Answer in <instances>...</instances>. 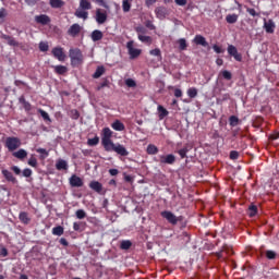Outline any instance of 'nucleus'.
<instances>
[{
  "instance_id": "obj_5",
  "label": "nucleus",
  "mask_w": 279,
  "mask_h": 279,
  "mask_svg": "<svg viewBox=\"0 0 279 279\" xmlns=\"http://www.w3.org/2000/svg\"><path fill=\"white\" fill-rule=\"evenodd\" d=\"M155 162H159L160 167H165V165H175V155H159L154 159Z\"/></svg>"
},
{
  "instance_id": "obj_4",
  "label": "nucleus",
  "mask_w": 279,
  "mask_h": 279,
  "mask_svg": "<svg viewBox=\"0 0 279 279\" xmlns=\"http://www.w3.org/2000/svg\"><path fill=\"white\" fill-rule=\"evenodd\" d=\"M21 145V138L16 136H9L4 141V147L8 149V151H16Z\"/></svg>"
},
{
  "instance_id": "obj_64",
  "label": "nucleus",
  "mask_w": 279,
  "mask_h": 279,
  "mask_svg": "<svg viewBox=\"0 0 279 279\" xmlns=\"http://www.w3.org/2000/svg\"><path fill=\"white\" fill-rule=\"evenodd\" d=\"M0 256H3V257L8 256V248L2 247V248L0 250Z\"/></svg>"
},
{
  "instance_id": "obj_42",
  "label": "nucleus",
  "mask_w": 279,
  "mask_h": 279,
  "mask_svg": "<svg viewBox=\"0 0 279 279\" xmlns=\"http://www.w3.org/2000/svg\"><path fill=\"white\" fill-rule=\"evenodd\" d=\"M178 43H179V49H180L181 51H186V48L189 47V44H186V39L180 38V39L178 40Z\"/></svg>"
},
{
  "instance_id": "obj_54",
  "label": "nucleus",
  "mask_w": 279,
  "mask_h": 279,
  "mask_svg": "<svg viewBox=\"0 0 279 279\" xmlns=\"http://www.w3.org/2000/svg\"><path fill=\"white\" fill-rule=\"evenodd\" d=\"M39 50L44 51V52L49 51V44L44 43V41L39 43Z\"/></svg>"
},
{
  "instance_id": "obj_12",
  "label": "nucleus",
  "mask_w": 279,
  "mask_h": 279,
  "mask_svg": "<svg viewBox=\"0 0 279 279\" xmlns=\"http://www.w3.org/2000/svg\"><path fill=\"white\" fill-rule=\"evenodd\" d=\"M1 173H2L3 178L7 180V182H11V184L19 183V180L16 179V177H14V174L10 170L2 169Z\"/></svg>"
},
{
  "instance_id": "obj_8",
  "label": "nucleus",
  "mask_w": 279,
  "mask_h": 279,
  "mask_svg": "<svg viewBox=\"0 0 279 279\" xmlns=\"http://www.w3.org/2000/svg\"><path fill=\"white\" fill-rule=\"evenodd\" d=\"M227 51L229 56H231L232 58H234V60H236V62L243 61V54H241L236 49V47H234L233 45H229L227 48Z\"/></svg>"
},
{
  "instance_id": "obj_63",
  "label": "nucleus",
  "mask_w": 279,
  "mask_h": 279,
  "mask_svg": "<svg viewBox=\"0 0 279 279\" xmlns=\"http://www.w3.org/2000/svg\"><path fill=\"white\" fill-rule=\"evenodd\" d=\"M174 97H177V98L182 97V89L175 88V89H174Z\"/></svg>"
},
{
  "instance_id": "obj_9",
  "label": "nucleus",
  "mask_w": 279,
  "mask_h": 279,
  "mask_svg": "<svg viewBox=\"0 0 279 279\" xmlns=\"http://www.w3.org/2000/svg\"><path fill=\"white\" fill-rule=\"evenodd\" d=\"M214 97H217V104H223V101H228L230 99V94H221V88H216L214 90Z\"/></svg>"
},
{
  "instance_id": "obj_48",
  "label": "nucleus",
  "mask_w": 279,
  "mask_h": 279,
  "mask_svg": "<svg viewBox=\"0 0 279 279\" xmlns=\"http://www.w3.org/2000/svg\"><path fill=\"white\" fill-rule=\"evenodd\" d=\"M250 217H256V214L258 213V207L256 205H251L248 207Z\"/></svg>"
},
{
  "instance_id": "obj_24",
  "label": "nucleus",
  "mask_w": 279,
  "mask_h": 279,
  "mask_svg": "<svg viewBox=\"0 0 279 279\" xmlns=\"http://www.w3.org/2000/svg\"><path fill=\"white\" fill-rule=\"evenodd\" d=\"M89 189H92L96 193H101L104 185H101V183H99V181H92L89 183Z\"/></svg>"
},
{
  "instance_id": "obj_34",
  "label": "nucleus",
  "mask_w": 279,
  "mask_h": 279,
  "mask_svg": "<svg viewBox=\"0 0 279 279\" xmlns=\"http://www.w3.org/2000/svg\"><path fill=\"white\" fill-rule=\"evenodd\" d=\"M137 38L141 43H145V45H151L153 43L151 36L140 35Z\"/></svg>"
},
{
  "instance_id": "obj_18",
  "label": "nucleus",
  "mask_w": 279,
  "mask_h": 279,
  "mask_svg": "<svg viewBox=\"0 0 279 279\" xmlns=\"http://www.w3.org/2000/svg\"><path fill=\"white\" fill-rule=\"evenodd\" d=\"M113 151H116V154H118L119 156H130V151H128L125 146L121 144H117L113 148Z\"/></svg>"
},
{
  "instance_id": "obj_37",
  "label": "nucleus",
  "mask_w": 279,
  "mask_h": 279,
  "mask_svg": "<svg viewBox=\"0 0 279 279\" xmlns=\"http://www.w3.org/2000/svg\"><path fill=\"white\" fill-rule=\"evenodd\" d=\"M241 120H239V117L236 116H231L229 118V125H231V128H236V125L240 123Z\"/></svg>"
},
{
  "instance_id": "obj_14",
  "label": "nucleus",
  "mask_w": 279,
  "mask_h": 279,
  "mask_svg": "<svg viewBox=\"0 0 279 279\" xmlns=\"http://www.w3.org/2000/svg\"><path fill=\"white\" fill-rule=\"evenodd\" d=\"M108 21V14L106 12H101V9L96 10V23L98 25H104Z\"/></svg>"
},
{
  "instance_id": "obj_38",
  "label": "nucleus",
  "mask_w": 279,
  "mask_h": 279,
  "mask_svg": "<svg viewBox=\"0 0 279 279\" xmlns=\"http://www.w3.org/2000/svg\"><path fill=\"white\" fill-rule=\"evenodd\" d=\"M87 145L89 146V147H96V145H99V136H95V137H93V138H88L87 140Z\"/></svg>"
},
{
  "instance_id": "obj_55",
  "label": "nucleus",
  "mask_w": 279,
  "mask_h": 279,
  "mask_svg": "<svg viewBox=\"0 0 279 279\" xmlns=\"http://www.w3.org/2000/svg\"><path fill=\"white\" fill-rule=\"evenodd\" d=\"M32 173H33V171H32V169H29V168H25V169L22 171V175H23L24 178H32Z\"/></svg>"
},
{
  "instance_id": "obj_47",
  "label": "nucleus",
  "mask_w": 279,
  "mask_h": 279,
  "mask_svg": "<svg viewBox=\"0 0 279 279\" xmlns=\"http://www.w3.org/2000/svg\"><path fill=\"white\" fill-rule=\"evenodd\" d=\"M178 154H179L180 158H182V159L186 158V154H189V147L185 146V147L179 149Z\"/></svg>"
},
{
  "instance_id": "obj_36",
  "label": "nucleus",
  "mask_w": 279,
  "mask_h": 279,
  "mask_svg": "<svg viewBox=\"0 0 279 279\" xmlns=\"http://www.w3.org/2000/svg\"><path fill=\"white\" fill-rule=\"evenodd\" d=\"M84 226H86V222H74L73 223V230L75 232H83Z\"/></svg>"
},
{
  "instance_id": "obj_62",
  "label": "nucleus",
  "mask_w": 279,
  "mask_h": 279,
  "mask_svg": "<svg viewBox=\"0 0 279 279\" xmlns=\"http://www.w3.org/2000/svg\"><path fill=\"white\" fill-rule=\"evenodd\" d=\"M25 3L28 4L31 8H34V5L38 3V0H25Z\"/></svg>"
},
{
  "instance_id": "obj_50",
  "label": "nucleus",
  "mask_w": 279,
  "mask_h": 279,
  "mask_svg": "<svg viewBox=\"0 0 279 279\" xmlns=\"http://www.w3.org/2000/svg\"><path fill=\"white\" fill-rule=\"evenodd\" d=\"M38 112L44 121H51V118L49 117V113H47V111L39 109Z\"/></svg>"
},
{
  "instance_id": "obj_41",
  "label": "nucleus",
  "mask_w": 279,
  "mask_h": 279,
  "mask_svg": "<svg viewBox=\"0 0 279 279\" xmlns=\"http://www.w3.org/2000/svg\"><path fill=\"white\" fill-rule=\"evenodd\" d=\"M130 247H132V241L130 240H123L120 243V250H130Z\"/></svg>"
},
{
  "instance_id": "obj_33",
  "label": "nucleus",
  "mask_w": 279,
  "mask_h": 279,
  "mask_svg": "<svg viewBox=\"0 0 279 279\" xmlns=\"http://www.w3.org/2000/svg\"><path fill=\"white\" fill-rule=\"evenodd\" d=\"M52 234L54 236H62V234H64V228L62 226L54 227L52 229Z\"/></svg>"
},
{
  "instance_id": "obj_59",
  "label": "nucleus",
  "mask_w": 279,
  "mask_h": 279,
  "mask_svg": "<svg viewBox=\"0 0 279 279\" xmlns=\"http://www.w3.org/2000/svg\"><path fill=\"white\" fill-rule=\"evenodd\" d=\"M23 108L26 112H29L32 110V104H29V101H24Z\"/></svg>"
},
{
  "instance_id": "obj_60",
  "label": "nucleus",
  "mask_w": 279,
  "mask_h": 279,
  "mask_svg": "<svg viewBox=\"0 0 279 279\" xmlns=\"http://www.w3.org/2000/svg\"><path fill=\"white\" fill-rule=\"evenodd\" d=\"M5 16H8V10H5V8H1L0 9V19L3 21V19H5Z\"/></svg>"
},
{
  "instance_id": "obj_43",
  "label": "nucleus",
  "mask_w": 279,
  "mask_h": 279,
  "mask_svg": "<svg viewBox=\"0 0 279 279\" xmlns=\"http://www.w3.org/2000/svg\"><path fill=\"white\" fill-rule=\"evenodd\" d=\"M187 96L190 99H195V97H197V88H195V87L189 88Z\"/></svg>"
},
{
  "instance_id": "obj_6",
  "label": "nucleus",
  "mask_w": 279,
  "mask_h": 279,
  "mask_svg": "<svg viewBox=\"0 0 279 279\" xmlns=\"http://www.w3.org/2000/svg\"><path fill=\"white\" fill-rule=\"evenodd\" d=\"M160 215L162 219H166V221H168V223L171 226H178V222L180 221V218H178V216H175V214L172 211L163 210L160 213Z\"/></svg>"
},
{
  "instance_id": "obj_20",
  "label": "nucleus",
  "mask_w": 279,
  "mask_h": 279,
  "mask_svg": "<svg viewBox=\"0 0 279 279\" xmlns=\"http://www.w3.org/2000/svg\"><path fill=\"white\" fill-rule=\"evenodd\" d=\"M195 45H201V47H208V41H206V37L202 35H196L193 39Z\"/></svg>"
},
{
  "instance_id": "obj_22",
  "label": "nucleus",
  "mask_w": 279,
  "mask_h": 279,
  "mask_svg": "<svg viewBox=\"0 0 279 279\" xmlns=\"http://www.w3.org/2000/svg\"><path fill=\"white\" fill-rule=\"evenodd\" d=\"M111 128L116 132H123V130H125V124H123V122H121L120 120H116L112 122Z\"/></svg>"
},
{
  "instance_id": "obj_56",
  "label": "nucleus",
  "mask_w": 279,
  "mask_h": 279,
  "mask_svg": "<svg viewBox=\"0 0 279 279\" xmlns=\"http://www.w3.org/2000/svg\"><path fill=\"white\" fill-rule=\"evenodd\" d=\"M125 84H126V86H129V88H134V87H136V81H135V80H132V78H128V80L125 81Z\"/></svg>"
},
{
  "instance_id": "obj_35",
  "label": "nucleus",
  "mask_w": 279,
  "mask_h": 279,
  "mask_svg": "<svg viewBox=\"0 0 279 279\" xmlns=\"http://www.w3.org/2000/svg\"><path fill=\"white\" fill-rule=\"evenodd\" d=\"M122 9H123V12H130V10L132 9V0H123Z\"/></svg>"
},
{
  "instance_id": "obj_23",
  "label": "nucleus",
  "mask_w": 279,
  "mask_h": 279,
  "mask_svg": "<svg viewBox=\"0 0 279 279\" xmlns=\"http://www.w3.org/2000/svg\"><path fill=\"white\" fill-rule=\"evenodd\" d=\"M90 38H92L93 43H98V40H101L104 38V33L99 29H95L92 33Z\"/></svg>"
},
{
  "instance_id": "obj_13",
  "label": "nucleus",
  "mask_w": 279,
  "mask_h": 279,
  "mask_svg": "<svg viewBox=\"0 0 279 279\" xmlns=\"http://www.w3.org/2000/svg\"><path fill=\"white\" fill-rule=\"evenodd\" d=\"M264 29L266 34H274V32H276V22L271 19L268 21L264 19Z\"/></svg>"
},
{
  "instance_id": "obj_3",
  "label": "nucleus",
  "mask_w": 279,
  "mask_h": 279,
  "mask_svg": "<svg viewBox=\"0 0 279 279\" xmlns=\"http://www.w3.org/2000/svg\"><path fill=\"white\" fill-rule=\"evenodd\" d=\"M93 10V4L88 0H80L78 9L74 12L76 19H83V21H87L88 19V11Z\"/></svg>"
},
{
  "instance_id": "obj_17",
  "label": "nucleus",
  "mask_w": 279,
  "mask_h": 279,
  "mask_svg": "<svg viewBox=\"0 0 279 279\" xmlns=\"http://www.w3.org/2000/svg\"><path fill=\"white\" fill-rule=\"evenodd\" d=\"M70 184L73 187L80 189V186H84V181H82V178L77 177L76 174H73L70 178Z\"/></svg>"
},
{
  "instance_id": "obj_58",
  "label": "nucleus",
  "mask_w": 279,
  "mask_h": 279,
  "mask_svg": "<svg viewBox=\"0 0 279 279\" xmlns=\"http://www.w3.org/2000/svg\"><path fill=\"white\" fill-rule=\"evenodd\" d=\"M213 49L216 53H223L226 50H223V48H221L220 46L218 45H214L213 46Z\"/></svg>"
},
{
  "instance_id": "obj_61",
  "label": "nucleus",
  "mask_w": 279,
  "mask_h": 279,
  "mask_svg": "<svg viewBox=\"0 0 279 279\" xmlns=\"http://www.w3.org/2000/svg\"><path fill=\"white\" fill-rule=\"evenodd\" d=\"M11 171H13L15 175H21V168H19L17 166H12Z\"/></svg>"
},
{
  "instance_id": "obj_31",
  "label": "nucleus",
  "mask_w": 279,
  "mask_h": 279,
  "mask_svg": "<svg viewBox=\"0 0 279 279\" xmlns=\"http://www.w3.org/2000/svg\"><path fill=\"white\" fill-rule=\"evenodd\" d=\"M226 21L227 23H229L230 25H234V23H236V21H239V15L233 13V14H228L226 16Z\"/></svg>"
},
{
  "instance_id": "obj_1",
  "label": "nucleus",
  "mask_w": 279,
  "mask_h": 279,
  "mask_svg": "<svg viewBox=\"0 0 279 279\" xmlns=\"http://www.w3.org/2000/svg\"><path fill=\"white\" fill-rule=\"evenodd\" d=\"M112 130L110 128H104L101 134V145L105 151H114L117 144L112 143Z\"/></svg>"
},
{
  "instance_id": "obj_27",
  "label": "nucleus",
  "mask_w": 279,
  "mask_h": 279,
  "mask_svg": "<svg viewBox=\"0 0 279 279\" xmlns=\"http://www.w3.org/2000/svg\"><path fill=\"white\" fill-rule=\"evenodd\" d=\"M49 4L54 10H60V8H64V1L63 0H50Z\"/></svg>"
},
{
  "instance_id": "obj_16",
  "label": "nucleus",
  "mask_w": 279,
  "mask_h": 279,
  "mask_svg": "<svg viewBox=\"0 0 279 279\" xmlns=\"http://www.w3.org/2000/svg\"><path fill=\"white\" fill-rule=\"evenodd\" d=\"M81 32H82V26H80V24H73L68 29V34L69 36H72V38H75Z\"/></svg>"
},
{
  "instance_id": "obj_45",
  "label": "nucleus",
  "mask_w": 279,
  "mask_h": 279,
  "mask_svg": "<svg viewBox=\"0 0 279 279\" xmlns=\"http://www.w3.org/2000/svg\"><path fill=\"white\" fill-rule=\"evenodd\" d=\"M69 116H70L74 121H77V119H80V111H77V109H72V110H70Z\"/></svg>"
},
{
  "instance_id": "obj_21",
  "label": "nucleus",
  "mask_w": 279,
  "mask_h": 279,
  "mask_svg": "<svg viewBox=\"0 0 279 279\" xmlns=\"http://www.w3.org/2000/svg\"><path fill=\"white\" fill-rule=\"evenodd\" d=\"M12 156L14 158H17V160H25V158H27V150H25L23 148L19 149L17 151L13 150Z\"/></svg>"
},
{
  "instance_id": "obj_51",
  "label": "nucleus",
  "mask_w": 279,
  "mask_h": 279,
  "mask_svg": "<svg viewBox=\"0 0 279 279\" xmlns=\"http://www.w3.org/2000/svg\"><path fill=\"white\" fill-rule=\"evenodd\" d=\"M28 165L29 167H38V159H36V157L32 156L29 159H28Z\"/></svg>"
},
{
  "instance_id": "obj_28",
  "label": "nucleus",
  "mask_w": 279,
  "mask_h": 279,
  "mask_svg": "<svg viewBox=\"0 0 279 279\" xmlns=\"http://www.w3.org/2000/svg\"><path fill=\"white\" fill-rule=\"evenodd\" d=\"M53 69L57 75H64L69 71V68H66L65 65H54Z\"/></svg>"
},
{
  "instance_id": "obj_49",
  "label": "nucleus",
  "mask_w": 279,
  "mask_h": 279,
  "mask_svg": "<svg viewBox=\"0 0 279 279\" xmlns=\"http://www.w3.org/2000/svg\"><path fill=\"white\" fill-rule=\"evenodd\" d=\"M77 219H86V211L84 209H78L75 211Z\"/></svg>"
},
{
  "instance_id": "obj_57",
  "label": "nucleus",
  "mask_w": 279,
  "mask_h": 279,
  "mask_svg": "<svg viewBox=\"0 0 279 279\" xmlns=\"http://www.w3.org/2000/svg\"><path fill=\"white\" fill-rule=\"evenodd\" d=\"M246 12H247L251 16H259V14L256 12L255 9H252V8H247V7H246Z\"/></svg>"
},
{
  "instance_id": "obj_7",
  "label": "nucleus",
  "mask_w": 279,
  "mask_h": 279,
  "mask_svg": "<svg viewBox=\"0 0 279 279\" xmlns=\"http://www.w3.org/2000/svg\"><path fill=\"white\" fill-rule=\"evenodd\" d=\"M126 49L129 51V56L131 60H136L138 56H141V49L134 48V41H128Z\"/></svg>"
},
{
  "instance_id": "obj_11",
  "label": "nucleus",
  "mask_w": 279,
  "mask_h": 279,
  "mask_svg": "<svg viewBox=\"0 0 279 279\" xmlns=\"http://www.w3.org/2000/svg\"><path fill=\"white\" fill-rule=\"evenodd\" d=\"M53 58L59 60V62H64L66 54H64V49L62 47H54L51 51Z\"/></svg>"
},
{
  "instance_id": "obj_40",
  "label": "nucleus",
  "mask_w": 279,
  "mask_h": 279,
  "mask_svg": "<svg viewBox=\"0 0 279 279\" xmlns=\"http://www.w3.org/2000/svg\"><path fill=\"white\" fill-rule=\"evenodd\" d=\"M104 88H110V81L108 78H105L104 82H101L97 87L96 90H101Z\"/></svg>"
},
{
  "instance_id": "obj_25",
  "label": "nucleus",
  "mask_w": 279,
  "mask_h": 279,
  "mask_svg": "<svg viewBox=\"0 0 279 279\" xmlns=\"http://www.w3.org/2000/svg\"><path fill=\"white\" fill-rule=\"evenodd\" d=\"M3 40H7L8 45H10V47H19V41H16V39H14V37L10 36V35H2Z\"/></svg>"
},
{
  "instance_id": "obj_10",
  "label": "nucleus",
  "mask_w": 279,
  "mask_h": 279,
  "mask_svg": "<svg viewBox=\"0 0 279 279\" xmlns=\"http://www.w3.org/2000/svg\"><path fill=\"white\" fill-rule=\"evenodd\" d=\"M156 17L159 19V21H165L167 16H169V9L166 7H157L155 9Z\"/></svg>"
},
{
  "instance_id": "obj_46",
  "label": "nucleus",
  "mask_w": 279,
  "mask_h": 279,
  "mask_svg": "<svg viewBox=\"0 0 279 279\" xmlns=\"http://www.w3.org/2000/svg\"><path fill=\"white\" fill-rule=\"evenodd\" d=\"M135 32L137 33V37L145 36V34H147V28H145V26H137Z\"/></svg>"
},
{
  "instance_id": "obj_53",
  "label": "nucleus",
  "mask_w": 279,
  "mask_h": 279,
  "mask_svg": "<svg viewBox=\"0 0 279 279\" xmlns=\"http://www.w3.org/2000/svg\"><path fill=\"white\" fill-rule=\"evenodd\" d=\"M230 160H239V151L236 150H231L229 154Z\"/></svg>"
},
{
  "instance_id": "obj_30",
  "label": "nucleus",
  "mask_w": 279,
  "mask_h": 279,
  "mask_svg": "<svg viewBox=\"0 0 279 279\" xmlns=\"http://www.w3.org/2000/svg\"><path fill=\"white\" fill-rule=\"evenodd\" d=\"M146 151L149 156H156V154H158V146L149 144L146 148Z\"/></svg>"
},
{
  "instance_id": "obj_15",
  "label": "nucleus",
  "mask_w": 279,
  "mask_h": 279,
  "mask_svg": "<svg viewBox=\"0 0 279 279\" xmlns=\"http://www.w3.org/2000/svg\"><path fill=\"white\" fill-rule=\"evenodd\" d=\"M35 22L38 25H49V23H51V17H49V15H47V14L36 15Z\"/></svg>"
},
{
  "instance_id": "obj_26",
  "label": "nucleus",
  "mask_w": 279,
  "mask_h": 279,
  "mask_svg": "<svg viewBox=\"0 0 279 279\" xmlns=\"http://www.w3.org/2000/svg\"><path fill=\"white\" fill-rule=\"evenodd\" d=\"M56 169L58 171H62V170L66 171V169H69V163H66V160L60 159L56 163Z\"/></svg>"
},
{
  "instance_id": "obj_44",
  "label": "nucleus",
  "mask_w": 279,
  "mask_h": 279,
  "mask_svg": "<svg viewBox=\"0 0 279 279\" xmlns=\"http://www.w3.org/2000/svg\"><path fill=\"white\" fill-rule=\"evenodd\" d=\"M276 256H278V254H276L275 251H266V258H268V260H276Z\"/></svg>"
},
{
  "instance_id": "obj_32",
  "label": "nucleus",
  "mask_w": 279,
  "mask_h": 279,
  "mask_svg": "<svg viewBox=\"0 0 279 279\" xmlns=\"http://www.w3.org/2000/svg\"><path fill=\"white\" fill-rule=\"evenodd\" d=\"M158 112H159V119H165V117H168L169 116V111L167 109H165V107L162 106H158L157 108Z\"/></svg>"
},
{
  "instance_id": "obj_19",
  "label": "nucleus",
  "mask_w": 279,
  "mask_h": 279,
  "mask_svg": "<svg viewBox=\"0 0 279 279\" xmlns=\"http://www.w3.org/2000/svg\"><path fill=\"white\" fill-rule=\"evenodd\" d=\"M19 219L21 223H24V226H29L32 218H29V214L27 211H21L19 215Z\"/></svg>"
},
{
  "instance_id": "obj_2",
  "label": "nucleus",
  "mask_w": 279,
  "mask_h": 279,
  "mask_svg": "<svg viewBox=\"0 0 279 279\" xmlns=\"http://www.w3.org/2000/svg\"><path fill=\"white\" fill-rule=\"evenodd\" d=\"M69 58L73 69H77V66H82L84 64V54L80 48H71L69 50Z\"/></svg>"
},
{
  "instance_id": "obj_39",
  "label": "nucleus",
  "mask_w": 279,
  "mask_h": 279,
  "mask_svg": "<svg viewBox=\"0 0 279 279\" xmlns=\"http://www.w3.org/2000/svg\"><path fill=\"white\" fill-rule=\"evenodd\" d=\"M150 56H155L158 58V60H162V51H160V48H155L149 51Z\"/></svg>"
},
{
  "instance_id": "obj_29",
  "label": "nucleus",
  "mask_w": 279,
  "mask_h": 279,
  "mask_svg": "<svg viewBox=\"0 0 279 279\" xmlns=\"http://www.w3.org/2000/svg\"><path fill=\"white\" fill-rule=\"evenodd\" d=\"M104 73H106V68H104L102 65L98 66L93 74L94 80H99V77H101Z\"/></svg>"
},
{
  "instance_id": "obj_52",
  "label": "nucleus",
  "mask_w": 279,
  "mask_h": 279,
  "mask_svg": "<svg viewBox=\"0 0 279 279\" xmlns=\"http://www.w3.org/2000/svg\"><path fill=\"white\" fill-rule=\"evenodd\" d=\"M221 75L225 80H228V81L232 80V73L228 70L222 71Z\"/></svg>"
}]
</instances>
